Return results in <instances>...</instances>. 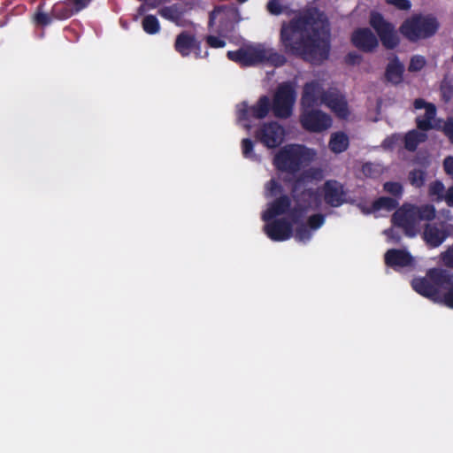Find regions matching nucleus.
<instances>
[{
    "mask_svg": "<svg viewBox=\"0 0 453 453\" xmlns=\"http://www.w3.org/2000/svg\"><path fill=\"white\" fill-rule=\"evenodd\" d=\"M322 104L329 108L338 118L345 119L349 115L345 96L337 88H329L323 94Z\"/></svg>",
    "mask_w": 453,
    "mask_h": 453,
    "instance_id": "13",
    "label": "nucleus"
},
{
    "mask_svg": "<svg viewBox=\"0 0 453 453\" xmlns=\"http://www.w3.org/2000/svg\"><path fill=\"white\" fill-rule=\"evenodd\" d=\"M265 234L273 242H284L293 236V225L288 219L274 218L271 221H265Z\"/></svg>",
    "mask_w": 453,
    "mask_h": 453,
    "instance_id": "12",
    "label": "nucleus"
},
{
    "mask_svg": "<svg viewBox=\"0 0 453 453\" xmlns=\"http://www.w3.org/2000/svg\"><path fill=\"white\" fill-rule=\"evenodd\" d=\"M326 92L318 81L306 82L301 97L302 108H314L322 104L323 94Z\"/></svg>",
    "mask_w": 453,
    "mask_h": 453,
    "instance_id": "16",
    "label": "nucleus"
},
{
    "mask_svg": "<svg viewBox=\"0 0 453 453\" xmlns=\"http://www.w3.org/2000/svg\"><path fill=\"white\" fill-rule=\"evenodd\" d=\"M144 32L149 35L157 34L160 30V24L155 15L149 14L142 19V22Z\"/></svg>",
    "mask_w": 453,
    "mask_h": 453,
    "instance_id": "32",
    "label": "nucleus"
},
{
    "mask_svg": "<svg viewBox=\"0 0 453 453\" xmlns=\"http://www.w3.org/2000/svg\"><path fill=\"white\" fill-rule=\"evenodd\" d=\"M391 221L394 226L401 227L408 237H414L416 235L418 220L414 205L403 204L394 212Z\"/></svg>",
    "mask_w": 453,
    "mask_h": 453,
    "instance_id": "10",
    "label": "nucleus"
},
{
    "mask_svg": "<svg viewBox=\"0 0 453 453\" xmlns=\"http://www.w3.org/2000/svg\"><path fill=\"white\" fill-rule=\"evenodd\" d=\"M296 100V91L289 81L280 83L273 97L271 107L273 115L278 119H288L293 113Z\"/></svg>",
    "mask_w": 453,
    "mask_h": 453,
    "instance_id": "6",
    "label": "nucleus"
},
{
    "mask_svg": "<svg viewBox=\"0 0 453 453\" xmlns=\"http://www.w3.org/2000/svg\"><path fill=\"white\" fill-rule=\"evenodd\" d=\"M426 172L421 169H414L409 173V180L412 186L421 188L425 184Z\"/></svg>",
    "mask_w": 453,
    "mask_h": 453,
    "instance_id": "34",
    "label": "nucleus"
},
{
    "mask_svg": "<svg viewBox=\"0 0 453 453\" xmlns=\"http://www.w3.org/2000/svg\"><path fill=\"white\" fill-rule=\"evenodd\" d=\"M445 200L448 205L453 206V186L447 190Z\"/></svg>",
    "mask_w": 453,
    "mask_h": 453,
    "instance_id": "54",
    "label": "nucleus"
},
{
    "mask_svg": "<svg viewBox=\"0 0 453 453\" xmlns=\"http://www.w3.org/2000/svg\"><path fill=\"white\" fill-rule=\"evenodd\" d=\"M414 211L418 223L421 220H432L435 218V208L432 204H425L421 206L414 205Z\"/></svg>",
    "mask_w": 453,
    "mask_h": 453,
    "instance_id": "31",
    "label": "nucleus"
},
{
    "mask_svg": "<svg viewBox=\"0 0 453 453\" xmlns=\"http://www.w3.org/2000/svg\"><path fill=\"white\" fill-rule=\"evenodd\" d=\"M325 223V216L321 213H317L310 216L307 219V226L312 230H317L321 227Z\"/></svg>",
    "mask_w": 453,
    "mask_h": 453,
    "instance_id": "38",
    "label": "nucleus"
},
{
    "mask_svg": "<svg viewBox=\"0 0 453 453\" xmlns=\"http://www.w3.org/2000/svg\"><path fill=\"white\" fill-rule=\"evenodd\" d=\"M158 14L162 18L178 24L183 16V12L177 4H172L159 9Z\"/></svg>",
    "mask_w": 453,
    "mask_h": 453,
    "instance_id": "28",
    "label": "nucleus"
},
{
    "mask_svg": "<svg viewBox=\"0 0 453 453\" xmlns=\"http://www.w3.org/2000/svg\"><path fill=\"white\" fill-rule=\"evenodd\" d=\"M445 290L446 292L442 296V302L447 307L453 309V283Z\"/></svg>",
    "mask_w": 453,
    "mask_h": 453,
    "instance_id": "51",
    "label": "nucleus"
},
{
    "mask_svg": "<svg viewBox=\"0 0 453 453\" xmlns=\"http://www.w3.org/2000/svg\"><path fill=\"white\" fill-rule=\"evenodd\" d=\"M280 42L287 55L321 64L330 56V23L323 12L296 16L281 24Z\"/></svg>",
    "mask_w": 453,
    "mask_h": 453,
    "instance_id": "1",
    "label": "nucleus"
},
{
    "mask_svg": "<svg viewBox=\"0 0 453 453\" xmlns=\"http://www.w3.org/2000/svg\"><path fill=\"white\" fill-rule=\"evenodd\" d=\"M441 259L447 267L453 268V245L441 254Z\"/></svg>",
    "mask_w": 453,
    "mask_h": 453,
    "instance_id": "50",
    "label": "nucleus"
},
{
    "mask_svg": "<svg viewBox=\"0 0 453 453\" xmlns=\"http://www.w3.org/2000/svg\"><path fill=\"white\" fill-rule=\"evenodd\" d=\"M399 205L398 200L396 198L388 197V196H380L372 202V210L377 211L380 210H385L387 211H391L396 209Z\"/></svg>",
    "mask_w": 453,
    "mask_h": 453,
    "instance_id": "29",
    "label": "nucleus"
},
{
    "mask_svg": "<svg viewBox=\"0 0 453 453\" xmlns=\"http://www.w3.org/2000/svg\"><path fill=\"white\" fill-rule=\"evenodd\" d=\"M306 148L303 145L291 144L281 148L273 158V165L278 171L296 173L300 171Z\"/></svg>",
    "mask_w": 453,
    "mask_h": 453,
    "instance_id": "5",
    "label": "nucleus"
},
{
    "mask_svg": "<svg viewBox=\"0 0 453 453\" xmlns=\"http://www.w3.org/2000/svg\"><path fill=\"white\" fill-rule=\"evenodd\" d=\"M200 44L194 35L183 31L176 36L174 49L182 57H188L192 50H200Z\"/></svg>",
    "mask_w": 453,
    "mask_h": 453,
    "instance_id": "20",
    "label": "nucleus"
},
{
    "mask_svg": "<svg viewBox=\"0 0 453 453\" xmlns=\"http://www.w3.org/2000/svg\"><path fill=\"white\" fill-rule=\"evenodd\" d=\"M264 63H268L274 67L283 66L287 63L286 57L272 48H264Z\"/></svg>",
    "mask_w": 453,
    "mask_h": 453,
    "instance_id": "27",
    "label": "nucleus"
},
{
    "mask_svg": "<svg viewBox=\"0 0 453 453\" xmlns=\"http://www.w3.org/2000/svg\"><path fill=\"white\" fill-rule=\"evenodd\" d=\"M138 12H139V13H142V12H144V7H143V5H141V6L139 7Z\"/></svg>",
    "mask_w": 453,
    "mask_h": 453,
    "instance_id": "55",
    "label": "nucleus"
},
{
    "mask_svg": "<svg viewBox=\"0 0 453 453\" xmlns=\"http://www.w3.org/2000/svg\"><path fill=\"white\" fill-rule=\"evenodd\" d=\"M448 235L449 234L446 230L440 228L434 224H427L423 233L424 240L433 248L440 246Z\"/></svg>",
    "mask_w": 453,
    "mask_h": 453,
    "instance_id": "22",
    "label": "nucleus"
},
{
    "mask_svg": "<svg viewBox=\"0 0 453 453\" xmlns=\"http://www.w3.org/2000/svg\"><path fill=\"white\" fill-rule=\"evenodd\" d=\"M369 23L387 50H394L399 45L400 38L394 24L386 20L381 13L371 12Z\"/></svg>",
    "mask_w": 453,
    "mask_h": 453,
    "instance_id": "7",
    "label": "nucleus"
},
{
    "mask_svg": "<svg viewBox=\"0 0 453 453\" xmlns=\"http://www.w3.org/2000/svg\"><path fill=\"white\" fill-rule=\"evenodd\" d=\"M302 127L311 133H321L332 126L330 115L314 108H302L300 115Z\"/></svg>",
    "mask_w": 453,
    "mask_h": 453,
    "instance_id": "8",
    "label": "nucleus"
},
{
    "mask_svg": "<svg viewBox=\"0 0 453 453\" xmlns=\"http://www.w3.org/2000/svg\"><path fill=\"white\" fill-rule=\"evenodd\" d=\"M427 139L425 133L412 129L404 135V147L407 150L413 152L417 150L419 143L424 142Z\"/></svg>",
    "mask_w": 453,
    "mask_h": 453,
    "instance_id": "25",
    "label": "nucleus"
},
{
    "mask_svg": "<svg viewBox=\"0 0 453 453\" xmlns=\"http://www.w3.org/2000/svg\"><path fill=\"white\" fill-rule=\"evenodd\" d=\"M441 130L449 139V142L453 145V117H449L446 119Z\"/></svg>",
    "mask_w": 453,
    "mask_h": 453,
    "instance_id": "42",
    "label": "nucleus"
},
{
    "mask_svg": "<svg viewBox=\"0 0 453 453\" xmlns=\"http://www.w3.org/2000/svg\"><path fill=\"white\" fill-rule=\"evenodd\" d=\"M384 234L388 237V239L394 241L395 243L400 242L401 236L395 232L393 228H388L384 231Z\"/></svg>",
    "mask_w": 453,
    "mask_h": 453,
    "instance_id": "53",
    "label": "nucleus"
},
{
    "mask_svg": "<svg viewBox=\"0 0 453 453\" xmlns=\"http://www.w3.org/2000/svg\"><path fill=\"white\" fill-rule=\"evenodd\" d=\"M453 283V273L441 268H432L426 277L414 278L412 288L422 296L434 302L441 300V290H445Z\"/></svg>",
    "mask_w": 453,
    "mask_h": 453,
    "instance_id": "3",
    "label": "nucleus"
},
{
    "mask_svg": "<svg viewBox=\"0 0 453 453\" xmlns=\"http://www.w3.org/2000/svg\"><path fill=\"white\" fill-rule=\"evenodd\" d=\"M413 107L416 110H426V112L423 116H418L416 118L417 127L423 132H426L433 129L434 126L432 124V121L434 119L436 116L435 105L432 103L426 102L423 98H417L413 102Z\"/></svg>",
    "mask_w": 453,
    "mask_h": 453,
    "instance_id": "17",
    "label": "nucleus"
},
{
    "mask_svg": "<svg viewBox=\"0 0 453 453\" xmlns=\"http://www.w3.org/2000/svg\"><path fill=\"white\" fill-rule=\"evenodd\" d=\"M264 48L251 47L243 50L242 66H252L264 63Z\"/></svg>",
    "mask_w": 453,
    "mask_h": 453,
    "instance_id": "23",
    "label": "nucleus"
},
{
    "mask_svg": "<svg viewBox=\"0 0 453 453\" xmlns=\"http://www.w3.org/2000/svg\"><path fill=\"white\" fill-rule=\"evenodd\" d=\"M384 261L388 267H407L413 264V257L405 250L390 249L384 255Z\"/></svg>",
    "mask_w": 453,
    "mask_h": 453,
    "instance_id": "19",
    "label": "nucleus"
},
{
    "mask_svg": "<svg viewBox=\"0 0 453 453\" xmlns=\"http://www.w3.org/2000/svg\"><path fill=\"white\" fill-rule=\"evenodd\" d=\"M350 40L353 46L365 53L373 52L379 46L376 35L368 27L354 30Z\"/></svg>",
    "mask_w": 453,
    "mask_h": 453,
    "instance_id": "15",
    "label": "nucleus"
},
{
    "mask_svg": "<svg viewBox=\"0 0 453 453\" xmlns=\"http://www.w3.org/2000/svg\"><path fill=\"white\" fill-rule=\"evenodd\" d=\"M55 19L51 12L46 13L43 12V4H40L37 8L36 12H35L33 16V22L35 26H39L42 27H45L50 26L52 23V20Z\"/></svg>",
    "mask_w": 453,
    "mask_h": 453,
    "instance_id": "30",
    "label": "nucleus"
},
{
    "mask_svg": "<svg viewBox=\"0 0 453 453\" xmlns=\"http://www.w3.org/2000/svg\"><path fill=\"white\" fill-rule=\"evenodd\" d=\"M443 168L445 173L453 178V157L448 156L443 160Z\"/></svg>",
    "mask_w": 453,
    "mask_h": 453,
    "instance_id": "52",
    "label": "nucleus"
},
{
    "mask_svg": "<svg viewBox=\"0 0 453 453\" xmlns=\"http://www.w3.org/2000/svg\"><path fill=\"white\" fill-rule=\"evenodd\" d=\"M440 29L438 19L432 13H413L399 27V33L410 42L434 37Z\"/></svg>",
    "mask_w": 453,
    "mask_h": 453,
    "instance_id": "2",
    "label": "nucleus"
},
{
    "mask_svg": "<svg viewBox=\"0 0 453 453\" xmlns=\"http://www.w3.org/2000/svg\"><path fill=\"white\" fill-rule=\"evenodd\" d=\"M267 10L271 14L280 15L283 12V8L279 0H270L267 3Z\"/></svg>",
    "mask_w": 453,
    "mask_h": 453,
    "instance_id": "45",
    "label": "nucleus"
},
{
    "mask_svg": "<svg viewBox=\"0 0 453 453\" xmlns=\"http://www.w3.org/2000/svg\"><path fill=\"white\" fill-rule=\"evenodd\" d=\"M50 11L52 17L58 20H65L75 15L66 0L55 3Z\"/></svg>",
    "mask_w": 453,
    "mask_h": 453,
    "instance_id": "26",
    "label": "nucleus"
},
{
    "mask_svg": "<svg viewBox=\"0 0 453 453\" xmlns=\"http://www.w3.org/2000/svg\"><path fill=\"white\" fill-rule=\"evenodd\" d=\"M292 204V196L280 195L268 203L267 209L262 213L263 221H271L274 218L288 214Z\"/></svg>",
    "mask_w": 453,
    "mask_h": 453,
    "instance_id": "18",
    "label": "nucleus"
},
{
    "mask_svg": "<svg viewBox=\"0 0 453 453\" xmlns=\"http://www.w3.org/2000/svg\"><path fill=\"white\" fill-rule=\"evenodd\" d=\"M376 168H377V166L374 164H372L371 162H366L362 165V173L366 177L373 178L378 173V171Z\"/></svg>",
    "mask_w": 453,
    "mask_h": 453,
    "instance_id": "47",
    "label": "nucleus"
},
{
    "mask_svg": "<svg viewBox=\"0 0 453 453\" xmlns=\"http://www.w3.org/2000/svg\"><path fill=\"white\" fill-rule=\"evenodd\" d=\"M272 110L270 98L264 95L259 97L257 102L249 106L247 102H242L238 105L237 114L239 120H250L251 118L256 119H265Z\"/></svg>",
    "mask_w": 453,
    "mask_h": 453,
    "instance_id": "11",
    "label": "nucleus"
},
{
    "mask_svg": "<svg viewBox=\"0 0 453 453\" xmlns=\"http://www.w3.org/2000/svg\"><path fill=\"white\" fill-rule=\"evenodd\" d=\"M451 61L453 62V56L451 57Z\"/></svg>",
    "mask_w": 453,
    "mask_h": 453,
    "instance_id": "56",
    "label": "nucleus"
},
{
    "mask_svg": "<svg viewBox=\"0 0 453 453\" xmlns=\"http://www.w3.org/2000/svg\"><path fill=\"white\" fill-rule=\"evenodd\" d=\"M349 145L348 135L343 132L332 134L329 140V149L334 153L339 154L345 151Z\"/></svg>",
    "mask_w": 453,
    "mask_h": 453,
    "instance_id": "24",
    "label": "nucleus"
},
{
    "mask_svg": "<svg viewBox=\"0 0 453 453\" xmlns=\"http://www.w3.org/2000/svg\"><path fill=\"white\" fill-rule=\"evenodd\" d=\"M404 65L397 56H394L388 62L385 70V79L393 85H398L403 81Z\"/></svg>",
    "mask_w": 453,
    "mask_h": 453,
    "instance_id": "21",
    "label": "nucleus"
},
{
    "mask_svg": "<svg viewBox=\"0 0 453 453\" xmlns=\"http://www.w3.org/2000/svg\"><path fill=\"white\" fill-rule=\"evenodd\" d=\"M426 64L425 57L421 55H414L411 58L408 70L411 73L421 71Z\"/></svg>",
    "mask_w": 453,
    "mask_h": 453,
    "instance_id": "37",
    "label": "nucleus"
},
{
    "mask_svg": "<svg viewBox=\"0 0 453 453\" xmlns=\"http://www.w3.org/2000/svg\"><path fill=\"white\" fill-rule=\"evenodd\" d=\"M254 143L251 139L244 138L242 140V152L245 158L254 157Z\"/></svg>",
    "mask_w": 453,
    "mask_h": 453,
    "instance_id": "39",
    "label": "nucleus"
},
{
    "mask_svg": "<svg viewBox=\"0 0 453 453\" xmlns=\"http://www.w3.org/2000/svg\"><path fill=\"white\" fill-rule=\"evenodd\" d=\"M401 141L402 137L399 134H393L383 140L382 147L386 150H392Z\"/></svg>",
    "mask_w": 453,
    "mask_h": 453,
    "instance_id": "40",
    "label": "nucleus"
},
{
    "mask_svg": "<svg viewBox=\"0 0 453 453\" xmlns=\"http://www.w3.org/2000/svg\"><path fill=\"white\" fill-rule=\"evenodd\" d=\"M243 50L239 49L237 50H230L226 53L228 59L239 63L241 65L243 64Z\"/></svg>",
    "mask_w": 453,
    "mask_h": 453,
    "instance_id": "46",
    "label": "nucleus"
},
{
    "mask_svg": "<svg viewBox=\"0 0 453 453\" xmlns=\"http://www.w3.org/2000/svg\"><path fill=\"white\" fill-rule=\"evenodd\" d=\"M69 6L73 11L74 14L79 13L87 8L92 0H66Z\"/></svg>",
    "mask_w": 453,
    "mask_h": 453,
    "instance_id": "41",
    "label": "nucleus"
},
{
    "mask_svg": "<svg viewBox=\"0 0 453 453\" xmlns=\"http://www.w3.org/2000/svg\"><path fill=\"white\" fill-rule=\"evenodd\" d=\"M297 225L298 226H296L294 234L295 239L303 242L310 241L311 238V233L308 228L309 226L304 223H299Z\"/></svg>",
    "mask_w": 453,
    "mask_h": 453,
    "instance_id": "35",
    "label": "nucleus"
},
{
    "mask_svg": "<svg viewBox=\"0 0 453 453\" xmlns=\"http://www.w3.org/2000/svg\"><path fill=\"white\" fill-rule=\"evenodd\" d=\"M265 190L266 198H276L278 195H282L283 187L275 179H271L269 181L266 182L265 186Z\"/></svg>",
    "mask_w": 453,
    "mask_h": 453,
    "instance_id": "33",
    "label": "nucleus"
},
{
    "mask_svg": "<svg viewBox=\"0 0 453 453\" xmlns=\"http://www.w3.org/2000/svg\"><path fill=\"white\" fill-rule=\"evenodd\" d=\"M347 193L342 183L335 180H329L323 186L324 202L331 207H340L347 202Z\"/></svg>",
    "mask_w": 453,
    "mask_h": 453,
    "instance_id": "14",
    "label": "nucleus"
},
{
    "mask_svg": "<svg viewBox=\"0 0 453 453\" xmlns=\"http://www.w3.org/2000/svg\"><path fill=\"white\" fill-rule=\"evenodd\" d=\"M386 2L388 4L393 5L401 11H408L411 8L410 0H386Z\"/></svg>",
    "mask_w": 453,
    "mask_h": 453,
    "instance_id": "44",
    "label": "nucleus"
},
{
    "mask_svg": "<svg viewBox=\"0 0 453 453\" xmlns=\"http://www.w3.org/2000/svg\"><path fill=\"white\" fill-rule=\"evenodd\" d=\"M444 188V185L441 181L434 180L429 185V195L441 196Z\"/></svg>",
    "mask_w": 453,
    "mask_h": 453,
    "instance_id": "43",
    "label": "nucleus"
},
{
    "mask_svg": "<svg viewBox=\"0 0 453 453\" xmlns=\"http://www.w3.org/2000/svg\"><path fill=\"white\" fill-rule=\"evenodd\" d=\"M206 42L211 48H223L226 46V42L219 37L214 35H208L206 37Z\"/></svg>",
    "mask_w": 453,
    "mask_h": 453,
    "instance_id": "49",
    "label": "nucleus"
},
{
    "mask_svg": "<svg viewBox=\"0 0 453 453\" xmlns=\"http://www.w3.org/2000/svg\"><path fill=\"white\" fill-rule=\"evenodd\" d=\"M344 61L349 65H358L362 61V56L355 51H350L345 56Z\"/></svg>",
    "mask_w": 453,
    "mask_h": 453,
    "instance_id": "48",
    "label": "nucleus"
},
{
    "mask_svg": "<svg viewBox=\"0 0 453 453\" xmlns=\"http://www.w3.org/2000/svg\"><path fill=\"white\" fill-rule=\"evenodd\" d=\"M285 130L276 121L263 123L255 132V137L269 149L279 147L284 140Z\"/></svg>",
    "mask_w": 453,
    "mask_h": 453,
    "instance_id": "9",
    "label": "nucleus"
},
{
    "mask_svg": "<svg viewBox=\"0 0 453 453\" xmlns=\"http://www.w3.org/2000/svg\"><path fill=\"white\" fill-rule=\"evenodd\" d=\"M383 189L384 191L391 194L394 196V198H396L397 200L402 196L403 188L400 182L396 181H387L383 184Z\"/></svg>",
    "mask_w": 453,
    "mask_h": 453,
    "instance_id": "36",
    "label": "nucleus"
},
{
    "mask_svg": "<svg viewBox=\"0 0 453 453\" xmlns=\"http://www.w3.org/2000/svg\"><path fill=\"white\" fill-rule=\"evenodd\" d=\"M307 175L305 173L300 174L293 181L291 187V196L296 202L293 207H290L288 211V220L294 224L303 223V219L306 213L311 209L312 204L315 203L318 205L319 195L316 189L308 188L298 192L301 185L306 181Z\"/></svg>",
    "mask_w": 453,
    "mask_h": 453,
    "instance_id": "4",
    "label": "nucleus"
}]
</instances>
